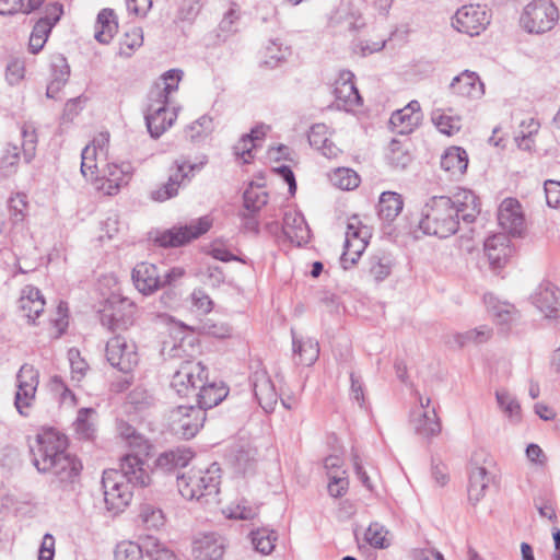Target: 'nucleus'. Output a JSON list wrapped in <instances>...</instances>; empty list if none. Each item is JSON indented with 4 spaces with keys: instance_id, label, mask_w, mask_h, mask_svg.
<instances>
[{
    "instance_id": "nucleus-55",
    "label": "nucleus",
    "mask_w": 560,
    "mask_h": 560,
    "mask_svg": "<svg viewBox=\"0 0 560 560\" xmlns=\"http://www.w3.org/2000/svg\"><path fill=\"white\" fill-rule=\"evenodd\" d=\"M495 398L499 407L511 418L520 415L521 406L517 400L505 390H497Z\"/></svg>"
},
{
    "instance_id": "nucleus-52",
    "label": "nucleus",
    "mask_w": 560,
    "mask_h": 560,
    "mask_svg": "<svg viewBox=\"0 0 560 560\" xmlns=\"http://www.w3.org/2000/svg\"><path fill=\"white\" fill-rule=\"evenodd\" d=\"M20 162V148L16 144L8 143L0 159V167L5 174L15 172Z\"/></svg>"
},
{
    "instance_id": "nucleus-17",
    "label": "nucleus",
    "mask_w": 560,
    "mask_h": 560,
    "mask_svg": "<svg viewBox=\"0 0 560 560\" xmlns=\"http://www.w3.org/2000/svg\"><path fill=\"white\" fill-rule=\"evenodd\" d=\"M224 552V538L217 533L202 534L192 542L195 560H222Z\"/></svg>"
},
{
    "instance_id": "nucleus-31",
    "label": "nucleus",
    "mask_w": 560,
    "mask_h": 560,
    "mask_svg": "<svg viewBox=\"0 0 560 560\" xmlns=\"http://www.w3.org/2000/svg\"><path fill=\"white\" fill-rule=\"evenodd\" d=\"M63 14V7L59 2L48 3L45 7L44 16H42L34 25L32 35L42 37L47 40L52 27L58 23Z\"/></svg>"
},
{
    "instance_id": "nucleus-42",
    "label": "nucleus",
    "mask_w": 560,
    "mask_h": 560,
    "mask_svg": "<svg viewBox=\"0 0 560 560\" xmlns=\"http://www.w3.org/2000/svg\"><path fill=\"white\" fill-rule=\"evenodd\" d=\"M432 122L440 132L447 136H453L460 129V119L458 117L446 115L441 109H435L432 113Z\"/></svg>"
},
{
    "instance_id": "nucleus-23",
    "label": "nucleus",
    "mask_w": 560,
    "mask_h": 560,
    "mask_svg": "<svg viewBox=\"0 0 560 560\" xmlns=\"http://www.w3.org/2000/svg\"><path fill=\"white\" fill-rule=\"evenodd\" d=\"M450 90L453 94L465 97H480L485 93L483 83L476 72L465 70L456 75L451 84Z\"/></svg>"
},
{
    "instance_id": "nucleus-56",
    "label": "nucleus",
    "mask_w": 560,
    "mask_h": 560,
    "mask_svg": "<svg viewBox=\"0 0 560 560\" xmlns=\"http://www.w3.org/2000/svg\"><path fill=\"white\" fill-rule=\"evenodd\" d=\"M383 533L384 527L380 523H371L364 534V538L372 547L384 549L388 545Z\"/></svg>"
},
{
    "instance_id": "nucleus-30",
    "label": "nucleus",
    "mask_w": 560,
    "mask_h": 560,
    "mask_svg": "<svg viewBox=\"0 0 560 560\" xmlns=\"http://www.w3.org/2000/svg\"><path fill=\"white\" fill-rule=\"evenodd\" d=\"M404 208L401 195L395 191H384L381 194L377 203V214L380 220L388 226L395 221Z\"/></svg>"
},
{
    "instance_id": "nucleus-59",
    "label": "nucleus",
    "mask_w": 560,
    "mask_h": 560,
    "mask_svg": "<svg viewBox=\"0 0 560 560\" xmlns=\"http://www.w3.org/2000/svg\"><path fill=\"white\" fill-rule=\"evenodd\" d=\"M492 330L486 326L480 328L471 329L466 331L463 335L458 336V341L460 346L466 345L467 342H483L491 337Z\"/></svg>"
},
{
    "instance_id": "nucleus-45",
    "label": "nucleus",
    "mask_w": 560,
    "mask_h": 560,
    "mask_svg": "<svg viewBox=\"0 0 560 560\" xmlns=\"http://www.w3.org/2000/svg\"><path fill=\"white\" fill-rule=\"evenodd\" d=\"M330 179L335 186L342 190L354 189L360 184V177L358 174L346 167L337 168Z\"/></svg>"
},
{
    "instance_id": "nucleus-41",
    "label": "nucleus",
    "mask_w": 560,
    "mask_h": 560,
    "mask_svg": "<svg viewBox=\"0 0 560 560\" xmlns=\"http://www.w3.org/2000/svg\"><path fill=\"white\" fill-rule=\"evenodd\" d=\"M154 404L155 399L153 395L150 394L145 388L140 386L135 387L127 395V405L131 406L136 412L145 411L153 407Z\"/></svg>"
},
{
    "instance_id": "nucleus-4",
    "label": "nucleus",
    "mask_w": 560,
    "mask_h": 560,
    "mask_svg": "<svg viewBox=\"0 0 560 560\" xmlns=\"http://www.w3.org/2000/svg\"><path fill=\"white\" fill-rule=\"evenodd\" d=\"M171 387L179 397H196L197 408L206 412L219 405L229 394L223 382H208L207 368L195 360L183 361L172 376Z\"/></svg>"
},
{
    "instance_id": "nucleus-50",
    "label": "nucleus",
    "mask_w": 560,
    "mask_h": 560,
    "mask_svg": "<svg viewBox=\"0 0 560 560\" xmlns=\"http://www.w3.org/2000/svg\"><path fill=\"white\" fill-rule=\"evenodd\" d=\"M288 54V47L282 48V44L278 40H270L265 49L264 63L270 68H275L287 59Z\"/></svg>"
},
{
    "instance_id": "nucleus-13",
    "label": "nucleus",
    "mask_w": 560,
    "mask_h": 560,
    "mask_svg": "<svg viewBox=\"0 0 560 560\" xmlns=\"http://www.w3.org/2000/svg\"><path fill=\"white\" fill-rule=\"evenodd\" d=\"M489 24V16L480 5H464L453 18L452 25L460 33L469 36L479 35Z\"/></svg>"
},
{
    "instance_id": "nucleus-1",
    "label": "nucleus",
    "mask_w": 560,
    "mask_h": 560,
    "mask_svg": "<svg viewBox=\"0 0 560 560\" xmlns=\"http://www.w3.org/2000/svg\"><path fill=\"white\" fill-rule=\"evenodd\" d=\"M68 445V438L63 433L47 428L36 435L35 443L30 446L32 463L37 471L51 474V485L63 491L73 489L82 470L81 462L67 452Z\"/></svg>"
},
{
    "instance_id": "nucleus-2",
    "label": "nucleus",
    "mask_w": 560,
    "mask_h": 560,
    "mask_svg": "<svg viewBox=\"0 0 560 560\" xmlns=\"http://www.w3.org/2000/svg\"><path fill=\"white\" fill-rule=\"evenodd\" d=\"M480 213L478 197L468 189H462L452 197L434 196L421 211L419 228L424 234L446 238L459 228V219L472 223Z\"/></svg>"
},
{
    "instance_id": "nucleus-63",
    "label": "nucleus",
    "mask_w": 560,
    "mask_h": 560,
    "mask_svg": "<svg viewBox=\"0 0 560 560\" xmlns=\"http://www.w3.org/2000/svg\"><path fill=\"white\" fill-rule=\"evenodd\" d=\"M349 481L343 476H330L328 483V492L332 498H340L346 494Z\"/></svg>"
},
{
    "instance_id": "nucleus-14",
    "label": "nucleus",
    "mask_w": 560,
    "mask_h": 560,
    "mask_svg": "<svg viewBox=\"0 0 560 560\" xmlns=\"http://www.w3.org/2000/svg\"><path fill=\"white\" fill-rule=\"evenodd\" d=\"M533 303L549 319L560 325V289L551 282H542L533 295Z\"/></svg>"
},
{
    "instance_id": "nucleus-40",
    "label": "nucleus",
    "mask_w": 560,
    "mask_h": 560,
    "mask_svg": "<svg viewBox=\"0 0 560 560\" xmlns=\"http://www.w3.org/2000/svg\"><path fill=\"white\" fill-rule=\"evenodd\" d=\"M250 539L256 551L261 555H269L275 548L277 535L273 530L259 528L250 532Z\"/></svg>"
},
{
    "instance_id": "nucleus-11",
    "label": "nucleus",
    "mask_w": 560,
    "mask_h": 560,
    "mask_svg": "<svg viewBox=\"0 0 560 560\" xmlns=\"http://www.w3.org/2000/svg\"><path fill=\"white\" fill-rule=\"evenodd\" d=\"M39 373L31 364H23L16 374L18 390L14 397V406L20 415L26 416L24 408H30L34 400L39 384Z\"/></svg>"
},
{
    "instance_id": "nucleus-47",
    "label": "nucleus",
    "mask_w": 560,
    "mask_h": 560,
    "mask_svg": "<svg viewBox=\"0 0 560 560\" xmlns=\"http://www.w3.org/2000/svg\"><path fill=\"white\" fill-rule=\"evenodd\" d=\"M213 130L212 118L208 115H203L199 117L196 121L189 125L186 129V136L191 141H198L208 135H210Z\"/></svg>"
},
{
    "instance_id": "nucleus-54",
    "label": "nucleus",
    "mask_w": 560,
    "mask_h": 560,
    "mask_svg": "<svg viewBox=\"0 0 560 560\" xmlns=\"http://www.w3.org/2000/svg\"><path fill=\"white\" fill-rule=\"evenodd\" d=\"M387 161L390 166L397 170H404L411 162L410 154L402 150L398 141L390 143V152L387 155Z\"/></svg>"
},
{
    "instance_id": "nucleus-48",
    "label": "nucleus",
    "mask_w": 560,
    "mask_h": 560,
    "mask_svg": "<svg viewBox=\"0 0 560 560\" xmlns=\"http://www.w3.org/2000/svg\"><path fill=\"white\" fill-rule=\"evenodd\" d=\"M50 389L59 396V401L69 407H74L78 404L75 394L66 385L62 377L54 375L50 378Z\"/></svg>"
},
{
    "instance_id": "nucleus-16",
    "label": "nucleus",
    "mask_w": 560,
    "mask_h": 560,
    "mask_svg": "<svg viewBox=\"0 0 560 560\" xmlns=\"http://www.w3.org/2000/svg\"><path fill=\"white\" fill-rule=\"evenodd\" d=\"M168 104L155 103L152 97V103L149 106V113L145 115V125L150 136L153 139L160 138L176 119V113L170 112Z\"/></svg>"
},
{
    "instance_id": "nucleus-22",
    "label": "nucleus",
    "mask_w": 560,
    "mask_h": 560,
    "mask_svg": "<svg viewBox=\"0 0 560 560\" xmlns=\"http://www.w3.org/2000/svg\"><path fill=\"white\" fill-rule=\"evenodd\" d=\"M194 454L188 448H175L161 453L155 462V470L171 474L176 472L178 475V470L185 468L189 462L192 459Z\"/></svg>"
},
{
    "instance_id": "nucleus-43",
    "label": "nucleus",
    "mask_w": 560,
    "mask_h": 560,
    "mask_svg": "<svg viewBox=\"0 0 560 560\" xmlns=\"http://www.w3.org/2000/svg\"><path fill=\"white\" fill-rule=\"evenodd\" d=\"M22 133V151L26 163H30L35 154L37 147V133L32 124H24L21 128Z\"/></svg>"
},
{
    "instance_id": "nucleus-36",
    "label": "nucleus",
    "mask_w": 560,
    "mask_h": 560,
    "mask_svg": "<svg viewBox=\"0 0 560 560\" xmlns=\"http://www.w3.org/2000/svg\"><path fill=\"white\" fill-rule=\"evenodd\" d=\"M129 164H108L104 173L107 183V194L115 195L120 187L128 184L131 172Z\"/></svg>"
},
{
    "instance_id": "nucleus-5",
    "label": "nucleus",
    "mask_w": 560,
    "mask_h": 560,
    "mask_svg": "<svg viewBox=\"0 0 560 560\" xmlns=\"http://www.w3.org/2000/svg\"><path fill=\"white\" fill-rule=\"evenodd\" d=\"M179 493L186 500L209 503L217 502L221 483V467L212 463L206 469H192L188 474L176 475Z\"/></svg>"
},
{
    "instance_id": "nucleus-27",
    "label": "nucleus",
    "mask_w": 560,
    "mask_h": 560,
    "mask_svg": "<svg viewBox=\"0 0 560 560\" xmlns=\"http://www.w3.org/2000/svg\"><path fill=\"white\" fill-rule=\"evenodd\" d=\"M353 73L343 71L336 81L334 94L337 101L342 102L343 106H355L362 103V97L353 82Z\"/></svg>"
},
{
    "instance_id": "nucleus-32",
    "label": "nucleus",
    "mask_w": 560,
    "mask_h": 560,
    "mask_svg": "<svg viewBox=\"0 0 560 560\" xmlns=\"http://www.w3.org/2000/svg\"><path fill=\"white\" fill-rule=\"evenodd\" d=\"M328 128L325 124H314L308 132V143L324 156L331 159L337 155V147L327 137Z\"/></svg>"
},
{
    "instance_id": "nucleus-64",
    "label": "nucleus",
    "mask_w": 560,
    "mask_h": 560,
    "mask_svg": "<svg viewBox=\"0 0 560 560\" xmlns=\"http://www.w3.org/2000/svg\"><path fill=\"white\" fill-rule=\"evenodd\" d=\"M55 557V537L46 533L43 537L39 550L38 560H54Z\"/></svg>"
},
{
    "instance_id": "nucleus-21",
    "label": "nucleus",
    "mask_w": 560,
    "mask_h": 560,
    "mask_svg": "<svg viewBox=\"0 0 560 560\" xmlns=\"http://www.w3.org/2000/svg\"><path fill=\"white\" fill-rule=\"evenodd\" d=\"M430 401V398H428L425 404H423L420 398L421 408L423 410L419 411L418 415H413L411 419L415 432L427 439L435 436L441 432V422L436 416L435 409H428Z\"/></svg>"
},
{
    "instance_id": "nucleus-18",
    "label": "nucleus",
    "mask_w": 560,
    "mask_h": 560,
    "mask_svg": "<svg viewBox=\"0 0 560 560\" xmlns=\"http://www.w3.org/2000/svg\"><path fill=\"white\" fill-rule=\"evenodd\" d=\"M249 381L259 406L266 412H272L278 401V394L267 372L256 371L252 374Z\"/></svg>"
},
{
    "instance_id": "nucleus-26",
    "label": "nucleus",
    "mask_w": 560,
    "mask_h": 560,
    "mask_svg": "<svg viewBox=\"0 0 560 560\" xmlns=\"http://www.w3.org/2000/svg\"><path fill=\"white\" fill-rule=\"evenodd\" d=\"M44 306L45 300L42 292L33 285H26L19 300V307L28 323H35V319L44 312Z\"/></svg>"
},
{
    "instance_id": "nucleus-61",
    "label": "nucleus",
    "mask_w": 560,
    "mask_h": 560,
    "mask_svg": "<svg viewBox=\"0 0 560 560\" xmlns=\"http://www.w3.org/2000/svg\"><path fill=\"white\" fill-rule=\"evenodd\" d=\"M345 23V28L348 31H357L364 25L361 19H354L349 15L345 10L339 9L336 14L331 18L332 24Z\"/></svg>"
},
{
    "instance_id": "nucleus-19",
    "label": "nucleus",
    "mask_w": 560,
    "mask_h": 560,
    "mask_svg": "<svg viewBox=\"0 0 560 560\" xmlns=\"http://www.w3.org/2000/svg\"><path fill=\"white\" fill-rule=\"evenodd\" d=\"M131 279L136 289L149 295L161 289V273L154 264L141 261L135 266Z\"/></svg>"
},
{
    "instance_id": "nucleus-29",
    "label": "nucleus",
    "mask_w": 560,
    "mask_h": 560,
    "mask_svg": "<svg viewBox=\"0 0 560 560\" xmlns=\"http://www.w3.org/2000/svg\"><path fill=\"white\" fill-rule=\"evenodd\" d=\"M492 479V475L485 467L471 466L467 488L469 501L474 504L478 503L485 497Z\"/></svg>"
},
{
    "instance_id": "nucleus-34",
    "label": "nucleus",
    "mask_w": 560,
    "mask_h": 560,
    "mask_svg": "<svg viewBox=\"0 0 560 560\" xmlns=\"http://www.w3.org/2000/svg\"><path fill=\"white\" fill-rule=\"evenodd\" d=\"M419 112V102L411 101L405 108L394 112L390 116L389 122L394 127H401L399 133H409L419 120V116H416Z\"/></svg>"
},
{
    "instance_id": "nucleus-7",
    "label": "nucleus",
    "mask_w": 560,
    "mask_h": 560,
    "mask_svg": "<svg viewBox=\"0 0 560 560\" xmlns=\"http://www.w3.org/2000/svg\"><path fill=\"white\" fill-rule=\"evenodd\" d=\"M201 163H191L185 158L176 159L168 170V179L158 189L151 191V198L155 201L163 202L178 195L180 187L186 186L195 172L200 171L203 166Z\"/></svg>"
},
{
    "instance_id": "nucleus-46",
    "label": "nucleus",
    "mask_w": 560,
    "mask_h": 560,
    "mask_svg": "<svg viewBox=\"0 0 560 560\" xmlns=\"http://www.w3.org/2000/svg\"><path fill=\"white\" fill-rule=\"evenodd\" d=\"M144 551L152 560H178L172 550L151 536L144 541Z\"/></svg>"
},
{
    "instance_id": "nucleus-33",
    "label": "nucleus",
    "mask_w": 560,
    "mask_h": 560,
    "mask_svg": "<svg viewBox=\"0 0 560 560\" xmlns=\"http://www.w3.org/2000/svg\"><path fill=\"white\" fill-rule=\"evenodd\" d=\"M467 166L468 155L460 147L448 148L441 158V167L451 175H463Z\"/></svg>"
},
{
    "instance_id": "nucleus-57",
    "label": "nucleus",
    "mask_w": 560,
    "mask_h": 560,
    "mask_svg": "<svg viewBox=\"0 0 560 560\" xmlns=\"http://www.w3.org/2000/svg\"><path fill=\"white\" fill-rule=\"evenodd\" d=\"M544 190L547 205L560 211V182L555 179L545 180Z\"/></svg>"
},
{
    "instance_id": "nucleus-44",
    "label": "nucleus",
    "mask_w": 560,
    "mask_h": 560,
    "mask_svg": "<svg viewBox=\"0 0 560 560\" xmlns=\"http://www.w3.org/2000/svg\"><path fill=\"white\" fill-rule=\"evenodd\" d=\"M268 202V194L260 188H247L243 194V206L245 210L258 213Z\"/></svg>"
},
{
    "instance_id": "nucleus-25",
    "label": "nucleus",
    "mask_w": 560,
    "mask_h": 560,
    "mask_svg": "<svg viewBox=\"0 0 560 560\" xmlns=\"http://www.w3.org/2000/svg\"><path fill=\"white\" fill-rule=\"evenodd\" d=\"M292 334L293 359L296 364L313 365L319 357V343L314 338H299L294 330Z\"/></svg>"
},
{
    "instance_id": "nucleus-8",
    "label": "nucleus",
    "mask_w": 560,
    "mask_h": 560,
    "mask_svg": "<svg viewBox=\"0 0 560 560\" xmlns=\"http://www.w3.org/2000/svg\"><path fill=\"white\" fill-rule=\"evenodd\" d=\"M212 225L208 217H201L186 225H174L159 233L154 243L163 248H174L185 246L192 240L206 234Z\"/></svg>"
},
{
    "instance_id": "nucleus-6",
    "label": "nucleus",
    "mask_w": 560,
    "mask_h": 560,
    "mask_svg": "<svg viewBox=\"0 0 560 560\" xmlns=\"http://www.w3.org/2000/svg\"><path fill=\"white\" fill-rule=\"evenodd\" d=\"M558 20L559 11L551 0H533L524 8L520 23L527 33L544 34L551 31Z\"/></svg>"
},
{
    "instance_id": "nucleus-51",
    "label": "nucleus",
    "mask_w": 560,
    "mask_h": 560,
    "mask_svg": "<svg viewBox=\"0 0 560 560\" xmlns=\"http://www.w3.org/2000/svg\"><path fill=\"white\" fill-rule=\"evenodd\" d=\"M93 408H81L78 411V416L74 422L75 432L85 440H90L93 438L95 429L93 423L89 421V416L94 413Z\"/></svg>"
},
{
    "instance_id": "nucleus-58",
    "label": "nucleus",
    "mask_w": 560,
    "mask_h": 560,
    "mask_svg": "<svg viewBox=\"0 0 560 560\" xmlns=\"http://www.w3.org/2000/svg\"><path fill=\"white\" fill-rule=\"evenodd\" d=\"M27 208L26 197L18 195L9 201L10 218L14 223L21 222L25 218V210Z\"/></svg>"
},
{
    "instance_id": "nucleus-37",
    "label": "nucleus",
    "mask_w": 560,
    "mask_h": 560,
    "mask_svg": "<svg viewBox=\"0 0 560 560\" xmlns=\"http://www.w3.org/2000/svg\"><path fill=\"white\" fill-rule=\"evenodd\" d=\"M184 75L183 70L180 69H170L166 72H164L161 77L163 81V89L158 90L155 92L154 102L155 103H170V95L177 91L178 84L182 81Z\"/></svg>"
},
{
    "instance_id": "nucleus-20",
    "label": "nucleus",
    "mask_w": 560,
    "mask_h": 560,
    "mask_svg": "<svg viewBox=\"0 0 560 560\" xmlns=\"http://www.w3.org/2000/svg\"><path fill=\"white\" fill-rule=\"evenodd\" d=\"M510 237L505 233L494 234L485 241V253L493 269L502 268L513 255Z\"/></svg>"
},
{
    "instance_id": "nucleus-35",
    "label": "nucleus",
    "mask_w": 560,
    "mask_h": 560,
    "mask_svg": "<svg viewBox=\"0 0 560 560\" xmlns=\"http://www.w3.org/2000/svg\"><path fill=\"white\" fill-rule=\"evenodd\" d=\"M115 13L112 9H103L96 19L95 39L101 44H108L118 30V24L114 20Z\"/></svg>"
},
{
    "instance_id": "nucleus-24",
    "label": "nucleus",
    "mask_w": 560,
    "mask_h": 560,
    "mask_svg": "<svg viewBox=\"0 0 560 560\" xmlns=\"http://www.w3.org/2000/svg\"><path fill=\"white\" fill-rule=\"evenodd\" d=\"M281 230L284 236L298 246L310 241L311 230L301 213H285Z\"/></svg>"
},
{
    "instance_id": "nucleus-3",
    "label": "nucleus",
    "mask_w": 560,
    "mask_h": 560,
    "mask_svg": "<svg viewBox=\"0 0 560 560\" xmlns=\"http://www.w3.org/2000/svg\"><path fill=\"white\" fill-rule=\"evenodd\" d=\"M144 465V460L137 455H124L119 469L104 470L102 488L108 511L121 512L132 499L131 487L144 488L151 483L150 474Z\"/></svg>"
},
{
    "instance_id": "nucleus-49",
    "label": "nucleus",
    "mask_w": 560,
    "mask_h": 560,
    "mask_svg": "<svg viewBox=\"0 0 560 560\" xmlns=\"http://www.w3.org/2000/svg\"><path fill=\"white\" fill-rule=\"evenodd\" d=\"M144 545L132 541H121L116 546L115 560H143Z\"/></svg>"
},
{
    "instance_id": "nucleus-10",
    "label": "nucleus",
    "mask_w": 560,
    "mask_h": 560,
    "mask_svg": "<svg viewBox=\"0 0 560 560\" xmlns=\"http://www.w3.org/2000/svg\"><path fill=\"white\" fill-rule=\"evenodd\" d=\"M106 358L112 366L122 373H129L138 364L136 345L129 343L121 335H116L107 341Z\"/></svg>"
},
{
    "instance_id": "nucleus-28",
    "label": "nucleus",
    "mask_w": 560,
    "mask_h": 560,
    "mask_svg": "<svg viewBox=\"0 0 560 560\" xmlns=\"http://www.w3.org/2000/svg\"><path fill=\"white\" fill-rule=\"evenodd\" d=\"M50 70V81L46 89V96L56 100L58 93L69 80L70 67L63 56H57L51 61Z\"/></svg>"
},
{
    "instance_id": "nucleus-60",
    "label": "nucleus",
    "mask_w": 560,
    "mask_h": 560,
    "mask_svg": "<svg viewBox=\"0 0 560 560\" xmlns=\"http://www.w3.org/2000/svg\"><path fill=\"white\" fill-rule=\"evenodd\" d=\"M202 331L209 336L223 339L230 337L232 329L228 324L208 320L203 323Z\"/></svg>"
},
{
    "instance_id": "nucleus-9",
    "label": "nucleus",
    "mask_w": 560,
    "mask_h": 560,
    "mask_svg": "<svg viewBox=\"0 0 560 560\" xmlns=\"http://www.w3.org/2000/svg\"><path fill=\"white\" fill-rule=\"evenodd\" d=\"M136 310L128 299L113 296L101 311V323L112 331L126 330L133 325Z\"/></svg>"
},
{
    "instance_id": "nucleus-39",
    "label": "nucleus",
    "mask_w": 560,
    "mask_h": 560,
    "mask_svg": "<svg viewBox=\"0 0 560 560\" xmlns=\"http://www.w3.org/2000/svg\"><path fill=\"white\" fill-rule=\"evenodd\" d=\"M392 272V259L386 254H375L369 259V273L376 282L385 280Z\"/></svg>"
},
{
    "instance_id": "nucleus-12",
    "label": "nucleus",
    "mask_w": 560,
    "mask_h": 560,
    "mask_svg": "<svg viewBox=\"0 0 560 560\" xmlns=\"http://www.w3.org/2000/svg\"><path fill=\"white\" fill-rule=\"evenodd\" d=\"M205 421L206 412L195 406H178L172 411L173 430L185 440L194 438Z\"/></svg>"
},
{
    "instance_id": "nucleus-15",
    "label": "nucleus",
    "mask_w": 560,
    "mask_h": 560,
    "mask_svg": "<svg viewBox=\"0 0 560 560\" xmlns=\"http://www.w3.org/2000/svg\"><path fill=\"white\" fill-rule=\"evenodd\" d=\"M498 222L508 235H521L524 226V215L518 200L505 198L498 209Z\"/></svg>"
},
{
    "instance_id": "nucleus-53",
    "label": "nucleus",
    "mask_w": 560,
    "mask_h": 560,
    "mask_svg": "<svg viewBox=\"0 0 560 560\" xmlns=\"http://www.w3.org/2000/svg\"><path fill=\"white\" fill-rule=\"evenodd\" d=\"M200 12L198 0H180L176 13L175 22L191 23Z\"/></svg>"
},
{
    "instance_id": "nucleus-62",
    "label": "nucleus",
    "mask_w": 560,
    "mask_h": 560,
    "mask_svg": "<svg viewBox=\"0 0 560 560\" xmlns=\"http://www.w3.org/2000/svg\"><path fill=\"white\" fill-rule=\"evenodd\" d=\"M254 462L250 451L240 450L234 455V465L238 472L246 474L253 468Z\"/></svg>"
},
{
    "instance_id": "nucleus-38",
    "label": "nucleus",
    "mask_w": 560,
    "mask_h": 560,
    "mask_svg": "<svg viewBox=\"0 0 560 560\" xmlns=\"http://www.w3.org/2000/svg\"><path fill=\"white\" fill-rule=\"evenodd\" d=\"M138 520L148 529H159L164 525L162 510L150 503H142L140 505Z\"/></svg>"
}]
</instances>
